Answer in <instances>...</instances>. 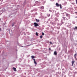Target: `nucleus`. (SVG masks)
I'll return each instance as SVG.
<instances>
[{
	"instance_id": "1",
	"label": "nucleus",
	"mask_w": 77,
	"mask_h": 77,
	"mask_svg": "<svg viewBox=\"0 0 77 77\" xmlns=\"http://www.w3.org/2000/svg\"><path fill=\"white\" fill-rule=\"evenodd\" d=\"M56 6L57 7H59L60 6V8L61 9H62V6L61 5V4H60V5L59 3H57L56 4Z\"/></svg>"
},
{
	"instance_id": "2",
	"label": "nucleus",
	"mask_w": 77,
	"mask_h": 77,
	"mask_svg": "<svg viewBox=\"0 0 77 77\" xmlns=\"http://www.w3.org/2000/svg\"><path fill=\"white\" fill-rule=\"evenodd\" d=\"M35 27H37L39 26V24L37 23H34Z\"/></svg>"
},
{
	"instance_id": "3",
	"label": "nucleus",
	"mask_w": 77,
	"mask_h": 77,
	"mask_svg": "<svg viewBox=\"0 0 77 77\" xmlns=\"http://www.w3.org/2000/svg\"><path fill=\"white\" fill-rule=\"evenodd\" d=\"M74 62H75V61H72V66H73V65H74Z\"/></svg>"
},
{
	"instance_id": "4",
	"label": "nucleus",
	"mask_w": 77,
	"mask_h": 77,
	"mask_svg": "<svg viewBox=\"0 0 77 77\" xmlns=\"http://www.w3.org/2000/svg\"><path fill=\"white\" fill-rule=\"evenodd\" d=\"M33 60H34V63H35V65H37V63H36V61L35 60V59H33Z\"/></svg>"
},
{
	"instance_id": "5",
	"label": "nucleus",
	"mask_w": 77,
	"mask_h": 77,
	"mask_svg": "<svg viewBox=\"0 0 77 77\" xmlns=\"http://www.w3.org/2000/svg\"><path fill=\"white\" fill-rule=\"evenodd\" d=\"M35 20L36 21L37 23H39L40 21L39 20H38L37 19H35Z\"/></svg>"
},
{
	"instance_id": "6",
	"label": "nucleus",
	"mask_w": 77,
	"mask_h": 77,
	"mask_svg": "<svg viewBox=\"0 0 77 77\" xmlns=\"http://www.w3.org/2000/svg\"><path fill=\"white\" fill-rule=\"evenodd\" d=\"M13 69H14V71H17V70L16 69V68H15V67H13Z\"/></svg>"
},
{
	"instance_id": "7",
	"label": "nucleus",
	"mask_w": 77,
	"mask_h": 77,
	"mask_svg": "<svg viewBox=\"0 0 77 77\" xmlns=\"http://www.w3.org/2000/svg\"><path fill=\"white\" fill-rule=\"evenodd\" d=\"M76 55H77V54H75L74 55V57H75V59H77V57H76Z\"/></svg>"
},
{
	"instance_id": "8",
	"label": "nucleus",
	"mask_w": 77,
	"mask_h": 77,
	"mask_svg": "<svg viewBox=\"0 0 77 77\" xmlns=\"http://www.w3.org/2000/svg\"><path fill=\"white\" fill-rule=\"evenodd\" d=\"M54 55H57V52H56V51H55L54 52Z\"/></svg>"
},
{
	"instance_id": "9",
	"label": "nucleus",
	"mask_w": 77,
	"mask_h": 77,
	"mask_svg": "<svg viewBox=\"0 0 77 77\" xmlns=\"http://www.w3.org/2000/svg\"><path fill=\"white\" fill-rule=\"evenodd\" d=\"M70 15H69V14H68L67 13H66V17H69V16H70Z\"/></svg>"
},
{
	"instance_id": "10",
	"label": "nucleus",
	"mask_w": 77,
	"mask_h": 77,
	"mask_svg": "<svg viewBox=\"0 0 77 77\" xmlns=\"http://www.w3.org/2000/svg\"><path fill=\"white\" fill-rule=\"evenodd\" d=\"M31 57L32 59H34V58H35V56H31Z\"/></svg>"
},
{
	"instance_id": "11",
	"label": "nucleus",
	"mask_w": 77,
	"mask_h": 77,
	"mask_svg": "<svg viewBox=\"0 0 77 77\" xmlns=\"http://www.w3.org/2000/svg\"><path fill=\"white\" fill-rule=\"evenodd\" d=\"M36 36H38V32H36Z\"/></svg>"
},
{
	"instance_id": "12",
	"label": "nucleus",
	"mask_w": 77,
	"mask_h": 77,
	"mask_svg": "<svg viewBox=\"0 0 77 77\" xmlns=\"http://www.w3.org/2000/svg\"><path fill=\"white\" fill-rule=\"evenodd\" d=\"M40 38H41V39H42V35H41L40 36Z\"/></svg>"
},
{
	"instance_id": "13",
	"label": "nucleus",
	"mask_w": 77,
	"mask_h": 77,
	"mask_svg": "<svg viewBox=\"0 0 77 77\" xmlns=\"http://www.w3.org/2000/svg\"><path fill=\"white\" fill-rule=\"evenodd\" d=\"M74 29H76V30H77V27L75 26V27L74 28Z\"/></svg>"
},
{
	"instance_id": "14",
	"label": "nucleus",
	"mask_w": 77,
	"mask_h": 77,
	"mask_svg": "<svg viewBox=\"0 0 77 77\" xmlns=\"http://www.w3.org/2000/svg\"><path fill=\"white\" fill-rule=\"evenodd\" d=\"M42 35H43V36H44V32H42Z\"/></svg>"
},
{
	"instance_id": "15",
	"label": "nucleus",
	"mask_w": 77,
	"mask_h": 77,
	"mask_svg": "<svg viewBox=\"0 0 77 77\" xmlns=\"http://www.w3.org/2000/svg\"><path fill=\"white\" fill-rule=\"evenodd\" d=\"M50 43L52 45H53V43H52V42H50Z\"/></svg>"
},
{
	"instance_id": "16",
	"label": "nucleus",
	"mask_w": 77,
	"mask_h": 77,
	"mask_svg": "<svg viewBox=\"0 0 77 77\" xmlns=\"http://www.w3.org/2000/svg\"><path fill=\"white\" fill-rule=\"evenodd\" d=\"M63 19L65 20V17H63Z\"/></svg>"
},
{
	"instance_id": "17",
	"label": "nucleus",
	"mask_w": 77,
	"mask_h": 77,
	"mask_svg": "<svg viewBox=\"0 0 77 77\" xmlns=\"http://www.w3.org/2000/svg\"><path fill=\"white\" fill-rule=\"evenodd\" d=\"M42 9H44V6H42Z\"/></svg>"
},
{
	"instance_id": "18",
	"label": "nucleus",
	"mask_w": 77,
	"mask_h": 77,
	"mask_svg": "<svg viewBox=\"0 0 77 77\" xmlns=\"http://www.w3.org/2000/svg\"><path fill=\"white\" fill-rule=\"evenodd\" d=\"M14 24H12V27H13V26H14Z\"/></svg>"
},
{
	"instance_id": "19",
	"label": "nucleus",
	"mask_w": 77,
	"mask_h": 77,
	"mask_svg": "<svg viewBox=\"0 0 77 77\" xmlns=\"http://www.w3.org/2000/svg\"><path fill=\"white\" fill-rule=\"evenodd\" d=\"M76 3L77 5V0H76Z\"/></svg>"
},
{
	"instance_id": "20",
	"label": "nucleus",
	"mask_w": 77,
	"mask_h": 77,
	"mask_svg": "<svg viewBox=\"0 0 77 77\" xmlns=\"http://www.w3.org/2000/svg\"><path fill=\"white\" fill-rule=\"evenodd\" d=\"M49 50H51V48H49Z\"/></svg>"
},
{
	"instance_id": "21",
	"label": "nucleus",
	"mask_w": 77,
	"mask_h": 77,
	"mask_svg": "<svg viewBox=\"0 0 77 77\" xmlns=\"http://www.w3.org/2000/svg\"><path fill=\"white\" fill-rule=\"evenodd\" d=\"M75 13H76V15H77V12H75Z\"/></svg>"
},
{
	"instance_id": "22",
	"label": "nucleus",
	"mask_w": 77,
	"mask_h": 77,
	"mask_svg": "<svg viewBox=\"0 0 77 77\" xmlns=\"http://www.w3.org/2000/svg\"><path fill=\"white\" fill-rule=\"evenodd\" d=\"M0 30H1V28H0Z\"/></svg>"
},
{
	"instance_id": "23",
	"label": "nucleus",
	"mask_w": 77,
	"mask_h": 77,
	"mask_svg": "<svg viewBox=\"0 0 77 77\" xmlns=\"http://www.w3.org/2000/svg\"><path fill=\"white\" fill-rule=\"evenodd\" d=\"M75 18H77V17H76Z\"/></svg>"
},
{
	"instance_id": "24",
	"label": "nucleus",
	"mask_w": 77,
	"mask_h": 77,
	"mask_svg": "<svg viewBox=\"0 0 77 77\" xmlns=\"http://www.w3.org/2000/svg\"><path fill=\"white\" fill-rule=\"evenodd\" d=\"M14 24H15V23L14 22Z\"/></svg>"
}]
</instances>
